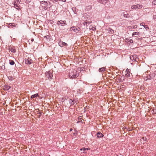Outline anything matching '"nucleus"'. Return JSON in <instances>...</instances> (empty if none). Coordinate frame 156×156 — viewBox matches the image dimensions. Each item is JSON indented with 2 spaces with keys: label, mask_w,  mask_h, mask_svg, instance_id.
I'll return each mask as SVG.
<instances>
[{
  "label": "nucleus",
  "mask_w": 156,
  "mask_h": 156,
  "mask_svg": "<svg viewBox=\"0 0 156 156\" xmlns=\"http://www.w3.org/2000/svg\"><path fill=\"white\" fill-rule=\"evenodd\" d=\"M79 76V72L76 70H73L69 72V76L70 78L73 79V78H76Z\"/></svg>",
  "instance_id": "nucleus-1"
},
{
  "label": "nucleus",
  "mask_w": 156,
  "mask_h": 156,
  "mask_svg": "<svg viewBox=\"0 0 156 156\" xmlns=\"http://www.w3.org/2000/svg\"><path fill=\"white\" fill-rule=\"evenodd\" d=\"M57 24L58 25H59L61 24V25L62 26H63L64 25H66L67 23L66 21L65 20H58L57 22Z\"/></svg>",
  "instance_id": "nucleus-2"
},
{
  "label": "nucleus",
  "mask_w": 156,
  "mask_h": 156,
  "mask_svg": "<svg viewBox=\"0 0 156 156\" xmlns=\"http://www.w3.org/2000/svg\"><path fill=\"white\" fill-rule=\"evenodd\" d=\"M46 76L48 79H52L53 76L52 73L50 71L46 72Z\"/></svg>",
  "instance_id": "nucleus-3"
},
{
  "label": "nucleus",
  "mask_w": 156,
  "mask_h": 156,
  "mask_svg": "<svg viewBox=\"0 0 156 156\" xmlns=\"http://www.w3.org/2000/svg\"><path fill=\"white\" fill-rule=\"evenodd\" d=\"M70 30H73L76 33H77L80 30V28L79 27H76L75 26H73L70 28Z\"/></svg>",
  "instance_id": "nucleus-4"
},
{
  "label": "nucleus",
  "mask_w": 156,
  "mask_h": 156,
  "mask_svg": "<svg viewBox=\"0 0 156 156\" xmlns=\"http://www.w3.org/2000/svg\"><path fill=\"white\" fill-rule=\"evenodd\" d=\"M98 2L104 5H108V0H98Z\"/></svg>",
  "instance_id": "nucleus-5"
},
{
  "label": "nucleus",
  "mask_w": 156,
  "mask_h": 156,
  "mask_svg": "<svg viewBox=\"0 0 156 156\" xmlns=\"http://www.w3.org/2000/svg\"><path fill=\"white\" fill-rule=\"evenodd\" d=\"M130 58L131 60L133 61H136L137 59H138L137 56L136 55H131L130 57Z\"/></svg>",
  "instance_id": "nucleus-6"
},
{
  "label": "nucleus",
  "mask_w": 156,
  "mask_h": 156,
  "mask_svg": "<svg viewBox=\"0 0 156 156\" xmlns=\"http://www.w3.org/2000/svg\"><path fill=\"white\" fill-rule=\"evenodd\" d=\"M25 61L26 64L29 65L32 63V60L30 58H25Z\"/></svg>",
  "instance_id": "nucleus-7"
},
{
  "label": "nucleus",
  "mask_w": 156,
  "mask_h": 156,
  "mask_svg": "<svg viewBox=\"0 0 156 156\" xmlns=\"http://www.w3.org/2000/svg\"><path fill=\"white\" fill-rule=\"evenodd\" d=\"M89 29L90 31H95L96 29V27L94 25V26L90 25L89 26Z\"/></svg>",
  "instance_id": "nucleus-8"
},
{
  "label": "nucleus",
  "mask_w": 156,
  "mask_h": 156,
  "mask_svg": "<svg viewBox=\"0 0 156 156\" xmlns=\"http://www.w3.org/2000/svg\"><path fill=\"white\" fill-rule=\"evenodd\" d=\"M122 15L123 16L125 17L126 18H128L129 17H130V16L129 14H128L127 13V12L125 11L122 13Z\"/></svg>",
  "instance_id": "nucleus-9"
},
{
  "label": "nucleus",
  "mask_w": 156,
  "mask_h": 156,
  "mask_svg": "<svg viewBox=\"0 0 156 156\" xmlns=\"http://www.w3.org/2000/svg\"><path fill=\"white\" fill-rule=\"evenodd\" d=\"M154 76V74H152L147 75L146 77L147 79H146V80H150L151 79L153 78Z\"/></svg>",
  "instance_id": "nucleus-10"
},
{
  "label": "nucleus",
  "mask_w": 156,
  "mask_h": 156,
  "mask_svg": "<svg viewBox=\"0 0 156 156\" xmlns=\"http://www.w3.org/2000/svg\"><path fill=\"white\" fill-rule=\"evenodd\" d=\"M11 87L10 86L5 84L4 85L3 89L5 90H8Z\"/></svg>",
  "instance_id": "nucleus-11"
},
{
  "label": "nucleus",
  "mask_w": 156,
  "mask_h": 156,
  "mask_svg": "<svg viewBox=\"0 0 156 156\" xmlns=\"http://www.w3.org/2000/svg\"><path fill=\"white\" fill-rule=\"evenodd\" d=\"M10 51L12 53H14L16 52V50L14 47H11L9 48Z\"/></svg>",
  "instance_id": "nucleus-12"
},
{
  "label": "nucleus",
  "mask_w": 156,
  "mask_h": 156,
  "mask_svg": "<svg viewBox=\"0 0 156 156\" xmlns=\"http://www.w3.org/2000/svg\"><path fill=\"white\" fill-rule=\"evenodd\" d=\"M126 71H127V73L125 75V76L126 77H130V72L129 71V69H127ZM131 74H132L131 73Z\"/></svg>",
  "instance_id": "nucleus-13"
},
{
  "label": "nucleus",
  "mask_w": 156,
  "mask_h": 156,
  "mask_svg": "<svg viewBox=\"0 0 156 156\" xmlns=\"http://www.w3.org/2000/svg\"><path fill=\"white\" fill-rule=\"evenodd\" d=\"M105 67L100 68L99 69V72L101 73L105 71Z\"/></svg>",
  "instance_id": "nucleus-14"
},
{
  "label": "nucleus",
  "mask_w": 156,
  "mask_h": 156,
  "mask_svg": "<svg viewBox=\"0 0 156 156\" xmlns=\"http://www.w3.org/2000/svg\"><path fill=\"white\" fill-rule=\"evenodd\" d=\"M14 7L16 8L17 9H19V5H18L17 4L16 2L14 1Z\"/></svg>",
  "instance_id": "nucleus-15"
},
{
  "label": "nucleus",
  "mask_w": 156,
  "mask_h": 156,
  "mask_svg": "<svg viewBox=\"0 0 156 156\" xmlns=\"http://www.w3.org/2000/svg\"><path fill=\"white\" fill-rule=\"evenodd\" d=\"M97 136L98 138H101L104 136L100 132H98L97 134Z\"/></svg>",
  "instance_id": "nucleus-16"
},
{
  "label": "nucleus",
  "mask_w": 156,
  "mask_h": 156,
  "mask_svg": "<svg viewBox=\"0 0 156 156\" xmlns=\"http://www.w3.org/2000/svg\"><path fill=\"white\" fill-rule=\"evenodd\" d=\"M107 30L109 33H111V34H113L114 32V30L110 28H108L107 29Z\"/></svg>",
  "instance_id": "nucleus-17"
},
{
  "label": "nucleus",
  "mask_w": 156,
  "mask_h": 156,
  "mask_svg": "<svg viewBox=\"0 0 156 156\" xmlns=\"http://www.w3.org/2000/svg\"><path fill=\"white\" fill-rule=\"evenodd\" d=\"M39 95L38 94H34L32 95L31 96L30 98L31 99H33V98H34L36 97H38Z\"/></svg>",
  "instance_id": "nucleus-18"
},
{
  "label": "nucleus",
  "mask_w": 156,
  "mask_h": 156,
  "mask_svg": "<svg viewBox=\"0 0 156 156\" xmlns=\"http://www.w3.org/2000/svg\"><path fill=\"white\" fill-rule=\"evenodd\" d=\"M147 140V138L145 137H143L140 139V141L142 142L143 143H145V141H146Z\"/></svg>",
  "instance_id": "nucleus-19"
},
{
  "label": "nucleus",
  "mask_w": 156,
  "mask_h": 156,
  "mask_svg": "<svg viewBox=\"0 0 156 156\" xmlns=\"http://www.w3.org/2000/svg\"><path fill=\"white\" fill-rule=\"evenodd\" d=\"M9 63L11 65H13L15 64V62L13 60H9Z\"/></svg>",
  "instance_id": "nucleus-20"
},
{
  "label": "nucleus",
  "mask_w": 156,
  "mask_h": 156,
  "mask_svg": "<svg viewBox=\"0 0 156 156\" xmlns=\"http://www.w3.org/2000/svg\"><path fill=\"white\" fill-rule=\"evenodd\" d=\"M140 34V33L139 32H133L132 34V36H134L135 35H138Z\"/></svg>",
  "instance_id": "nucleus-21"
},
{
  "label": "nucleus",
  "mask_w": 156,
  "mask_h": 156,
  "mask_svg": "<svg viewBox=\"0 0 156 156\" xmlns=\"http://www.w3.org/2000/svg\"><path fill=\"white\" fill-rule=\"evenodd\" d=\"M69 102L71 104V105H73L74 104V101L71 99H69Z\"/></svg>",
  "instance_id": "nucleus-22"
},
{
  "label": "nucleus",
  "mask_w": 156,
  "mask_h": 156,
  "mask_svg": "<svg viewBox=\"0 0 156 156\" xmlns=\"http://www.w3.org/2000/svg\"><path fill=\"white\" fill-rule=\"evenodd\" d=\"M126 41L128 42H130L131 43H133V41L130 39L129 38L126 39Z\"/></svg>",
  "instance_id": "nucleus-23"
},
{
  "label": "nucleus",
  "mask_w": 156,
  "mask_h": 156,
  "mask_svg": "<svg viewBox=\"0 0 156 156\" xmlns=\"http://www.w3.org/2000/svg\"><path fill=\"white\" fill-rule=\"evenodd\" d=\"M131 9H137V8L136 5H132L131 7Z\"/></svg>",
  "instance_id": "nucleus-24"
},
{
  "label": "nucleus",
  "mask_w": 156,
  "mask_h": 156,
  "mask_svg": "<svg viewBox=\"0 0 156 156\" xmlns=\"http://www.w3.org/2000/svg\"><path fill=\"white\" fill-rule=\"evenodd\" d=\"M140 25H141V23L140 24ZM142 26H143V27L146 29V30H147V29H149V28H148V26L147 25H143V24H142Z\"/></svg>",
  "instance_id": "nucleus-25"
},
{
  "label": "nucleus",
  "mask_w": 156,
  "mask_h": 156,
  "mask_svg": "<svg viewBox=\"0 0 156 156\" xmlns=\"http://www.w3.org/2000/svg\"><path fill=\"white\" fill-rule=\"evenodd\" d=\"M137 9H139L141 8L142 7V5L137 4L136 5Z\"/></svg>",
  "instance_id": "nucleus-26"
},
{
  "label": "nucleus",
  "mask_w": 156,
  "mask_h": 156,
  "mask_svg": "<svg viewBox=\"0 0 156 156\" xmlns=\"http://www.w3.org/2000/svg\"><path fill=\"white\" fill-rule=\"evenodd\" d=\"M9 25L10 26L12 27H16V25L15 24H14V23H10L9 24Z\"/></svg>",
  "instance_id": "nucleus-27"
},
{
  "label": "nucleus",
  "mask_w": 156,
  "mask_h": 156,
  "mask_svg": "<svg viewBox=\"0 0 156 156\" xmlns=\"http://www.w3.org/2000/svg\"><path fill=\"white\" fill-rule=\"evenodd\" d=\"M61 43L62 44V45H64L66 46L67 45V43L64 42H62L60 43V44H61Z\"/></svg>",
  "instance_id": "nucleus-28"
},
{
  "label": "nucleus",
  "mask_w": 156,
  "mask_h": 156,
  "mask_svg": "<svg viewBox=\"0 0 156 156\" xmlns=\"http://www.w3.org/2000/svg\"><path fill=\"white\" fill-rule=\"evenodd\" d=\"M8 78L10 81H12L13 80V78L12 76H9Z\"/></svg>",
  "instance_id": "nucleus-29"
},
{
  "label": "nucleus",
  "mask_w": 156,
  "mask_h": 156,
  "mask_svg": "<svg viewBox=\"0 0 156 156\" xmlns=\"http://www.w3.org/2000/svg\"><path fill=\"white\" fill-rule=\"evenodd\" d=\"M41 3L42 4H44V3H47V2L45 1H42L41 2Z\"/></svg>",
  "instance_id": "nucleus-30"
},
{
  "label": "nucleus",
  "mask_w": 156,
  "mask_h": 156,
  "mask_svg": "<svg viewBox=\"0 0 156 156\" xmlns=\"http://www.w3.org/2000/svg\"><path fill=\"white\" fill-rule=\"evenodd\" d=\"M49 36L48 35L45 36L44 37V38H45L46 39H48Z\"/></svg>",
  "instance_id": "nucleus-31"
},
{
  "label": "nucleus",
  "mask_w": 156,
  "mask_h": 156,
  "mask_svg": "<svg viewBox=\"0 0 156 156\" xmlns=\"http://www.w3.org/2000/svg\"><path fill=\"white\" fill-rule=\"evenodd\" d=\"M153 4L156 5V0H154L152 2Z\"/></svg>",
  "instance_id": "nucleus-32"
},
{
  "label": "nucleus",
  "mask_w": 156,
  "mask_h": 156,
  "mask_svg": "<svg viewBox=\"0 0 156 156\" xmlns=\"http://www.w3.org/2000/svg\"><path fill=\"white\" fill-rule=\"evenodd\" d=\"M41 112H39V115H38V117L39 118H40L41 115Z\"/></svg>",
  "instance_id": "nucleus-33"
},
{
  "label": "nucleus",
  "mask_w": 156,
  "mask_h": 156,
  "mask_svg": "<svg viewBox=\"0 0 156 156\" xmlns=\"http://www.w3.org/2000/svg\"><path fill=\"white\" fill-rule=\"evenodd\" d=\"M153 19L156 21V15H154L153 16Z\"/></svg>",
  "instance_id": "nucleus-34"
},
{
  "label": "nucleus",
  "mask_w": 156,
  "mask_h": 156,
  "mask_svg": "<svg viewBox=\"0 0 156 156\" xmlns=\"http://www.w3.org/2000/svg\"><path fill=\"white\" fill-rule=\"evenodd\" d=\"M81 119H82L81 117V116H80V117H79V118H78V120H79L78 122H80V120H81Z\"/></svg>",
  "instance_id": "nucleus-35"
},
{
  "label": "nucleus",
  "mask_w": 156,
  "mask_h": 156,
  "mask_svg": "<svg viewBox=\"0 0 156 156\" xmlns=\"http://www.w3.org/2000/svg\"><path fill=\"white\" fill-rule=\"evenodd\" d=\"M84 25H86V26H87V21H84Z\"/></svg>",
  "instance_id": "nucleus-36"
},
{
  "label": "nucleus",
  "mask_w": 156,
  "mask_h": 156,
  "mask_svg": "<svg viewBox=\"0 0 156 156\" xmlns=\"http://www.w3.org/2000/svg\"><path fill=\"white\" fill-rule=\"evenodd\" d=\"M82 149H83V151L86 150H88V148H83Z\"/></svg>",
  "instance_id": "nucleus-37"
},
{
  "label": "nucleus",
  "mask_w": 156,
  "mask_h": 156,
  "mask_svg": "<svg viewBox=\"0 0 156 156\" xmlns=\"http://www.w3.org/2000/svg\"><path fill=\"white\" fill-rule=\"evenodd\" d=\"M16 1H17L18 3H20L21 1L20 0H16Z\"/></svg>",
  "instance_id": "nucleus-38"
},
{
  "label": "nucleus",
  "mask_w": 156,
  "mask_h": 156,
  "mask_svg": "<svg viewBox=\"0 0 156 156\" xmlns=\"http://www.w3.org/2000/svg\"><path fill=\"white\" fill-rule=\"evenodd\" d=\"M92 8V6L91 5L88 6V9H90Z\"/></svg>",
  "instance_id": "nucleus-39"
},
{
  "label": "nucleus",
  "mask_w": 156,
  "mask_h": 156,
  "mask_svg": "<svg viewBox=\"0 0 156 156\" xmlns=\"http://www.w3.org/2000/svg\"><path fill=\"white\" fill-rule=\"evenodd\" d=\"M61 1H63V2H66V0H60Z\"/></svg>",
  "instance_id": "nucleus-40"
},
{
  "label": "nucleus",
  "mask_w": 156,
  "mask_h": 156,
  "mask_svg": "<svg viewBox=\"0 0 156 156\" xmlns=\"http://www.w3.org/2000/svg\"><path fill=\"white\" fill-rule=\"evenodd\" d=\"M72 130H73V129H72V128H70V130H69L70 131H72Z\"/></svg>",
  "instance_id": "nucleus-41"
},
{
  "label": "nucleus",
  "mask_w": 156,
  "mask_h": 156,
  "mask_svg": "<svg viewBox=\"0 0 156 156\" xmlns=\"http://www.w3.org/2000/svg\"><path fill=\"white\" fill-rule=\"evenodd\" d=\"M47 9V8L46 7H44L45 9L46 10Z\"/></svg>",
  "instance_id": "nucleus-42"
},
{
  "label": "nucleus",
  "mask_w": 156,
  "mask_h": 156,
  "mask_svg": "<svg viewBox=\"0 0 156 156\" xmlns=\"http://www.w3.org/2000/svg\"><path fill=\"white\" fill-rule=\"evenodd\" d=\"M34 41V39H32L31 40V41Z\"/></svg>",
  "instance_id": "nucleus-43"
},
{
  "label": "nucleus",
  "mask_w": 156,
  "mask_h": 156,
  "mask_svg": "<svg viewBox=\"0 0 156 156\" xmlns=\"http://www.w3.org/2000/svg\"><path fill=\"white\" fill-rule=\"evenodd\" d=\"M88 25H89V22H88Z\"/></svg>",
  "instance_id": "nucleus-44"
}]
</instances>
